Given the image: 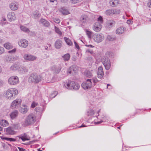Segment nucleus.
I'll return each instance as SVG.
<instances>
[{"label": "nucleus", "instance_id": "1", "mask_svg": "<svg viewBox=\"0 0 151 151\" xmlns=\"http://www.w3.org/2000/svg\"><path fill=\"white\" fill-rule=\"evenodd\" d=\"M36 121V116L34 114H31L27 116L24 121L22 122V125L23 127L32 125Z\"/></svg>", "mask_w": 151, "mask_h": 151}, {"label": "nucleus", "instance_id": "2", "mask_svg": "<svg viewBox=\"0 0 151 151\" xmlns=\"http://www.w3.org/2000/svg\"><path fill=\"white\" fill-rule=\"evenodd\" d=\"M64 86L67 89L74 90H77L80 88V86L78 83L70 80H68L65 83Z\"/></svg>", "mask_w": 151, "mask_h": 151}, {"label": "nucleus", "instance_id": "3", "mask_svg": "<svg viewBox=\"0 0 151 151\" xmlns=\"http://www.w3.org/2000/svg\"><path fill=\"white\" fill-rule=\"evenodd\" d=\"M18 94V90L15 88H11L8 90L6 92V97L7 99L11 100L14 99Z\"/></svg>", "mask_w": 151, "mask_h": 151}, {"label": "nucleus", "instance_id": "4", "mask_svg": "<svg viewBox=\"0 0 151 151\" xmlns=\"http://www.w3.org/2000/svg\"><path fill=\"white\" fill-rule=\"evenodd\" d=\"M42 79V77L40 75H38L35 73H32L31 74L29 79V81L32 82L37 83Z\"/></svg>", "mask_w": 151, "mask_h": 151}, {"label": "nucleus", "instance_id": "5", "mask_svg": "<svg viewBox=\"0 0 151 151\" xmlns=\"http://www.w3.org/2000/svg\"><path fill=\"white\" fill-rule=\"evenodd\" d=\"M93 86L92 80L88 79L86 81L83 83L81 84L82 87L85 90L90 89Z\"/></svg>", "mask_w": 151, "mask_h": 151}, {"label": "nucleus", "instance_id": "6", "mask_svg": "<svg viewBox=\"0 0 151 151\" xmlns=\"http://www.w3.org/2000/svg\"><path fill=\"white\" fill-rule=\"evenodd\" d=\"M19 82L18 77L17 76H13L10 77L8 80V83L11 85H16Z\"/></svg>", "mask_w": 151, "mask_h": 151}, {"label": "nucleus", "instance_id": "7", "mask_svg": "<svg viewBox=\"0 0 151 151\" xmlns=\"http://www.w3.org/2000/svg\"><path fill=\"white\" fill-rule=\"evenodd\" d=\"M103 64L105 69L109 70L111 67V62L109 59L107 57H105L103 59Z\"/></svg>", "mask_w": 151, "mask_h": 151}, {"label": "nucleus", "instance_id": "8", "mask_svg": "<svg viewBox=\"0 0 151 151\" xmlns=\"http://www.w3.org/2000/svg\"><path fill=\"white\" fill-rule=\"evenodd\" d=\"M93 38L95 42H101L104 38V37L102 34H96L93 36Z\"/></svg>", "mask_w": 151, "mask_h": 151}, {"label": "nucleus", "instance_id": "9", "mask_svg": "<svg viewBox=\"0 0 151 151\" xmlns=\"http://www.w3.org/2000/svg\"><path fill=\"white\" fill-rule=\"evenodd\" d=\"M18 44L21 47L26 48L28 46V42L26 39H22L18 41Z\"/></svg>", "mask_w": 151, "mask_h": 151}, {"label": "nucleus", "instance_id": "10", "mask_svg": "<svg viewBox=\"0 0 151 151\" xmlns=\"http://www.w3.org/2000/svg\"><path fill=\"white\" fill-rule=\"evenodd\" d=\"M24 58L26 60L32 61L35 60L37 57L31 55L25 54L24 55Z\"/></svg>", "mask_w": 151, "mask_h": 151}, {"label": "nucleus", "instance_id": "11", "mask_svg": "<svg viewBox=\"0 0 151 151\" xmlns=\"http://www.w3.org/2000/svg\"><path fill=\"white\" fill-rule=\"evenodd\" d=\"M22 102V100L20 99H17L14 100L11 103V106L12 108H16L20 105Z\"/></svg>", "mask_w": 151, "mask_h": 151}, {"label": "nucleus", "instance_id": "12", "mask_svg": "<svg viewBox=\"0 0 151 151\" xmlns=\"http://www.w3.org/2000/svg\"><path fill=\"white\" fill-rule=\"evenodd\" d=\"M19 7V4L18 3L15 1L12 2L9 5V7L10 9L13 11L17 10Z\"/></svg>", "mask_w": 151, "mask_h": 151}, {"label": "nucleus", "instance_id": "13", "mask_svg": "<svg viewBox=\"0 0 151 151\" xmlns=\"http://www.w3.org/2000/svg\"><path fill=\"white\" fill-rule=\"evenodd\" d=\"M120 13V11L115 9H111L106 10V13L107 15H110L115 14H119Z\"/></svg>", "mask_w": 151, "mask_h": 151}, {"label": "nucleus", "instance_id": "14", "mask_svg": "<svg viewBox=\"0 0 151 151\" xmlns=\"http://www.w3.org/2000/svg\"><path fill=\"white\" fill-rule=\"evenodd\" d=\"M102 27V25L100 22H96L95 23L93 29L95 31L98 32L100 31Z\"/></svg>", "mask_w": 151, "mask_h": 151}, {"label": "nucleus", "instance_id": "15", "mask_svg": "<svg viewBox=\"0 0 151 151\" xmlns=\"http://www.w3.org/2000/svg\"><path fill=\"white\" fill-rule=\"evenodd\" d=\"M7 17L9 20L10 22L14 21L16 19V17L14 12H10L7 14Z\"/></svg>", "mask_w": 151, "mask_h": 151}, {"label": "nucleus", "instance_id": "16", "mask_svg": "<svg viewBox=\"0 0 151 151\" xmlns=\"http://www.w3.org/2000/svg\"><path fill=\"white\" fill-rule=\"evenodd\" d=\"M61 69V66L60 65L58 66L53 65L51 68L52 70L55 74L58 73L60 72Z\"/></svg>", "mask_w": 151, "mask_h": 151}, {"label": "nucleus", "instance_id": "17", "mask_svg": "<svg viewBox=\"0 0 151 151\" xmlns=\"http://www.w3.org/2000/svg\"><path fill=\"white\" fill-rule=\"evenodd\" d=\"M104 75L103 70L102 67L100 66L98 68L97 72V76L99 78H101L103 77Z\"/></svg>", "mask_w": 151, "mask_h": 151}, {"label": "nucleus", "instance_id": "18", "mask_svg": "<svg viewBox=\"0 0 151 151\" xmlns=\"http://www.w3.org/2000/svg\"><path fill=\"white\" fill-rule=\"evenodd\" d=\"M19 65L16 63H14L10 66L9 69L10 71H15L17 70H19Z\"/></svg>", "mask_w": 151, "mask_h": 151}, {"label": "nucleus", "instance_id": "19", "mask_svg": "<svg viewBox=\"0 0 151 151\" xmlns=\"http://www.w3.org/2000/svg\"><path fill=\"white\" fill-rule=\"evenodd\" d=\"M14 129L11 126L7 128L6 130V134L9 135H13L15 134L16 132Z\"/></svg>", "mask_w": 151, "mask_h": 151}, {"label": "nucleus", "instance_id": "20", "mask_svg": "<svg viewBox=\"0 0 151 151\" xmlns=\"http://www.w3.org/2000/svg\"><path fill=\"white\" fill-rule=\"evenodd\" d=\"M19 137V139H21L23 141L30 139L29 137L25 133L21 134Z\"/></svg>", "mask_w": 151, "mask_h": 151}, {"label": "nucleus", "instance_id": "21", "mask_svg": "<svg viewBox=\"0 0 151 151\" xmlns=\"http://www.w3.org/2000/svg\"><path fill=\"white\" fill-rule=\"evenodd\" d=\"M18 114V111L17 110H15L12 112L10 114V116L12 119H14Z\"/></svg>", "mask_w": 151, "mask_h": 151}, {"label": "nucleus", "instance_id": "22", "mask_svg": "<svg viewBox=\"0 0 151 151\" xmlns=\"http://www.w3.org/2000/svg\"><path fill=\"white\" fill-rule=\"evenodd\" d=\"M28 110V109L27 106L26 105H24L21 108L19 109V111L21 113L23 114H25L27 112Z\"/></svg>", "mask_w": 151, "mask_h": 151}, {"label": "nucleus", "instance_id": "23", "mask_svg": "<svg viewBox=\"0 0 151 151\" xmlns=\"http://www.w3.org/2000/svg\"><path fill=\"white\" fill-rule=\"evenodd\" d=\"M55 47L58 49H60L61 48L62 45V42L60 40H57L55 43Z\"/></svg>", "mask_w": 151, "mask_h": 151}, {"label": "nucleus", "instance_id": "24", "mask_svg": "<svg viewBox=\"0 0 151 151\" xmlns=\"http://www.w3.org/2000/svg\"><path fill=\"white\" fill-rule=\"evenodd\" d=\"M11 127L14 129L19 130L21 129L20 124L19 123L13 124L12 125Z\"/></svg>", "mask_w": 151, "mask_h": 151}, {"label": "nucleus", "instance_id": "25", "mask_svg": "<svg viewBox=\"0 0 151 151\" xmlns=\"http://www.w3.org/2000/svg\"><path fill=\"white\" fill-rule=\"evenodd\" d=\"M40 14L37 11H35L32 14V17L35 19H37L40 17Z\"/></svg>", "mask_w": 151, "mask_h": 151}, {"label": "nucleus", "instance_id": "26", "mask_svg": "<svg viewBox=\"0 0 151 151\" xmlns=\"http://www.w3.org/2000/svg\"><path fill=\"white\" fill-rule=\"evenodd\" d=\"M125 29L123 27H120L118 28L116 30V33L118 34H121L124 32Z\"/></svg>", "mask_w": 151, "mask_h": 151}, {"label": "nucleus", "instance_id": "27", "mask_svg": "<svg viewBox=\"0 0 151 151\" xmlns=\"http://www.w3.org/2000/svg\"><path fill=\"white\" fill-rule=\"evenodd\" d=\"M40 22L45 27H48L50 26V23L46 20L44 19H40Z\"/></svg>", "mask_w": 151, "mask_h": 151}, {"label": "nucleus", "instance_id": "28", "mask_svg": "<svg viewBox=\"0 0 151 151\" xmlns=\"http://www.w3.org/2000/svg\"><path fill=\"white\" fill-rule=\"evenodd\" d=\"M88 17L87 15L83 14L81 16L80 20L82 23H85L88 20Z\"/></svg>", "mask_w": 151, "mask_h": 151}, {"label": "nucleus", "instance_id": "29", "mask_svg": "<svg viewBox=\"0 0 151 151\" xmlns=\"http://www.w3.org/2000/svg\"><path fill=\"white\" fill-rule=\"evenodd\" d=\"M60 11L63 15H67L69 14L68 10L64 7L61 8L60 9Z\"/></svg>", "mask_w": 151, "mask_h": 151}, {"label": "nucleus", "instance_id": "30", "mask_svg": "<svg viewBox=\"0 0 151 151\" xmlns=\"http://www.w3.org/2000/svg\"><path fill=\"white\" fill-rule=\"evenodd\" d=\"M19 72L22 74H24L28 71V69L25 66H22L19 69Z\"/></svg>", "mask_w": 151, "mask_h": 151}, {"label": "nucleus", "instance_id": "31", "mask_svg": "<svg viewBox=\"0 0 151 151\" xmlns=\"http://www.w3.org/2000/svg\"><path fill=\"white\" fill-rule=\"evenodd\" d=\"M119 2V0H111L110 1L109 4L111 6L114 7L118 4Z\"/></svg>", "mask_w": 151, "mask_h": 151}, {"label": "nucleus", "instance_id": "32", "mask_svg": "<svg viewBox=\"0 0 151 151\" xmlns=\"http://www.w3.org/2000/svg\"><path fill=\"white\" fill-rule=\"evenodd\" d=\"M107 24L109 27H111L115 25V22L113 20H109L107 21Z\"/></svg>", "mask_w": 151, "mask_h": 151}, {"label": "nucleus", "instance_id": "33", "mask_svg": "<svg viewBox=\"0 0 151 151\" xmlns=\"http://www.w3.org/2000/svg\"><path fill=\"white\" fill-rule=\"evenodd\" d=\"M4 46L6 49L8 50L12 49L13 47L12 45L9 42H7L4 44Z\"/></svg>", "mask_w": 151, "mask_h": 151}, {"label": "nucleus", "instance_id": "34", "mask_svg": "<svg viewBox=\"0 0 151 151\" xmlns=\"http://www.w3.org/2000/svg\"><path fill=\"white\" fill-rule=\"evenodd\" d=\"M62 58L65 61H67L70 59V56L69 53H66L62 56Z\"/></svg>", "mask_w": 151, "mask_h": 151}, {"label": "nucleus", "instance_id": "35", "mask_svg": "<svg viewBox=\"0 0 151 151\" xmlns=\"http://www.w3.org/2000/svg\"><path fill=\"white\" fill-rule=\"evenodd\" d=\"M20 29L22 31L26 33H29L30 32L29 29L21 25L20 26Z\"/></svg>", "mask_w": 151, "mask_h": 151}, {"label": "nucleus", "instance_id": "36", "mask_svg": "<svg viewBox=\"0 0 151 151\" xmlns=\"http://www.w3.org/2000/svg\"><path fill=\"white\" fill-rule=\"evenodd\" d=\"M75 67V65H72L67 70V73L71 74L73 73V72H75V70L74 69V68Z\"/></svg>", "mask_w": 151, "mask_h": 151}, {"label": "nucleus", "instance_id": "37", "mask_svg": "<svg viewBox=\"0 0 151 151\" xmlns=\"http://www.w3.org/2000/svg\"><path fill=\"white\" fill-rule=\"evenodd\" d=\"M0 124L1 125L4 127L7 126L9 124L8 122L5 120H2L0 121Z\"/></svg>", "mask_w": 151, "mask_h": 151}, {"label": "nucleus", "instance_id": "38", "mask_svg": "<svg viewBox=\"0 0 151 151\" xmlns=\"http://www.w3.org/2000/svg\"><path fill=\"white\" fill-rule=\"evenodd\" d=\"M64 39L67 44L69 46H71L73 45V43L69 38L66 37H64Z\"/></svg>", "mask_w": 151, "mask_h": 151}, {"label": "nucleus", "instance_id": "39", "mask_svg": "<svg viewBox=\"0 0 151 151\" xmlns=\"http://www.w3.org/2000/svg\"><path fill=\"white\" fill-rule=\"evenodd\" d=\"M85 76L88 77H91L92 76L91 72L89 70H86L85 72Z\"/></svg>", "mask_w": 151, "mask_h": 151}, {"label": "nucleus", "instance_id": "40", "mask_svg": "<svg viewBox=\"0 0 151 151\" xmlns=\"http://www.w3.org/2000/svg\"><path fill=\"white\" fill-rule=\"evenodd\" d=\"M1 138L2 139H5L7 141H9L11 142H14L16 141V139L13 138L1 137Z\"/></svg>", "mask_w": 151, "mask_h": 151}, {"label": "nucleus", "instance_id": "41", "mask_svg": "<svg viewBox=\"0 0 151 151\" xmlns=\"http://www.w3.org/2000/svg\"><path fill=\"white\" fill-rule=\"evenodd\" d=\"M94 111L92 110H90L88 111L87 113V115L89 116H91L94 115Z\"/></svg>", "mask_w": 151, "mask_h": 151}, {"label": "nucleus", "instance_id": "42", "mask_svg": "<svg viewBox=\"0 0 151 151\" xmlns=\"http://www.w3.org/2000/svg\"><path fill=\"white\" fill-rule=\"evenodd\" d=\"M86 32L88 38L89 39H91V35H92V32L91 31L88 30L87 29L86 30Z\"/></svg>", "mask_w": 151, "mask_h": 151}, {"label": "nucleus", "instance_id": "43", "mask_svg": "<svg viewBox=\"0 0 151 151\" xmlns=\"http://www.w3.org/2000/svg\"><path fill=\"white\" fill-rule=\"evenodd\" d=\"M43 108L42 106H41V107H37L35 108V110L37 112H41L43 111Z\"/></svg>", "mask_w": 151, "mask_h": 151}, {"label": "nucleus", "instance_id": "44", "mask_svg": "<svg viewBox=\"0 0 151 151\" xmlns=\"http://www.w3.org/2000/svg\"><path fill=\"white\" fill-rule=\"evenodd\" d=\"M55 32L60 35H61L62 34V32L60 31L58 28L56 27H55Z\"/></svg>", "mask_w": 151, "mask_h": 151}, {"label": "nucleus", "instance_id": "45", "mask_svg": "<svg viewBox=\"0 0 151 151\" xmlns=\"http://www.w3.org/2000/svg\"><path fill=\"white\" fill-rule=\"evenodd\" d=\"M105 55L106 56L112 57L113 55V53L111 51H108L106 52Z\"/></svg>", "mask_w": 151, "mask_h": 151}, {"label": "nucleus", "instance_id": "46", "mask_svg": "<svg viewBox=\"0 0 151 151\" xmlns=\"http://www.w3.org/2000/svg\"><path fill=\"white\" fill-rule=\"evenodd\" d=\"M38 105V103L35 102H33L31 104V106L32 108H34L35 106H37Z\"/></svg>", "mask_w": 151, "mask_h": 151}, {"label": "nucleus", "instance_id": "47", "mask_svg": "<svg viewBox=\"0 0 151 151\" xmlns=\"http://www.w3.org/2000/svg\"><path fill=\"white\" fill-rule=\"evenodd\" d=\"M107 39L109 41H112L114 40L115 38L111 36L110 35H108L107 36Z\"/></svg>", "mask_w": 151, "mask_h": 151}, {"label": "nucleus", "instance_id": "48", "mask_svg": "<svg viewBox=\"0 0 151 151\" xmlns=\"http://www.w3.org/2000/svg\"><path fill=\"white\" fill-rule=\"evenodd\" d=\"M57 92L56 91L54 92L53 93H52L50 95V97L52 98H54L57 94Z\"/></svg>", "mask_w": 151, "mask_h": 151}, {"label": "nucleus", "instance_id": "49", "mask_svg": "<svg viewBox=\"0 0 151 151\" xmlns=\"http://www.w3.org/2000/svg\"><path fill=\"white\" fill-rule=\"evenodd\" d=\"M70 2L72 4H76L79 2V0H70Z\"/></svg>", "mask_w": 151, "mask_h": 151}, {"label": "nucleus", "instance_id": "50", "mask_svg": "<svg viewBox=\"0 0 151 151\" xmlns=\"http://www.w3.org/2000/svg\"><path fill=\"white\" fill-rule=\"evenodd\" d=\"M86 52L89 53L91 54H93V50L89 49H88L86 50Z\"/></svg>", "mask_w": 151, "mask_h": 151}, {"label": "nucleus", "instance_id": "51", "mask_svg": "<svg viewBox=\"0 0 151 151\" xmlns=\"http://www.w3.org/2000/svg\"><path fill=\"white\" fill-rule=\"evenodd\" d=\"M102 17L101 16H99L98 18V22H100L101 24L102 22Z\"/></svg>", "mask_w": 151, "mask_h": 151}, {"label": "nucleus", "instance_id": "52", "mask_svg": "<svg viewBox=\"0 0 151 151\" xmlns=\"http://www.w3.org/2000/svg\"><path fill=\"white\" fill-rule=\"evenodd\" d=\"M4 52V49L2 47L0 46V55L2 54Z\"/></svg>", "mask_w": 151, "mask_h": 151}, {"label": "nucleus", "instance_id": "53", "mask_svg": "<svg viewBox=\"0 0 151 151\" xmlns=\"http://www.w3.org/2000/svg\"><path fill=\"white\" fill-rule=\"evenodd\" d=\"M92 81L93 82V85L95 86L96 83L98 81L96 78H93Z\"/></svg>", "mask_w": 151, "mask_h": 151}, {"label": "nucleus", "instance_id": "54", "mask_svg": "<svg viewBox=\"0 0 151 151\" xmlns=\"http://www.w3.org/2000/svg\"><path fill=\"white\" fill-rule=\"evenodd\" d=\"M16 50V49L15 48H14L11 50L9 51H8V52L9 53H14L15 52Z\"/></svg>", "mask_w": 151, "mask_h": 151}, {"label": "nucleus", "instance_id": "55", "mask_svg": "<svg viewBox=\"0 0 151 151\" xmlns=\"http://www.w3.org/2000/svg\"><path fill=\"white\" fill-rule=\"evenodd\" d=\"M54 22L57 23H59L60 22V20L59 19L56 18L54 19Z\"/></svg>", "mask_w": 151, "mask_h": 151}, {"label": "nucleus", "instance_id": "56", "mask_svg": "<svg viewBox=\"0 0 151 151\" xmlns=\"http://www.w3.org/2000/svg\"><path fill=\"white\" fill-rule=\"evenodd\" d=\"M74 44L76 48H77V49H79V47L77 43L75 41L74 42Z\"/></svg>", "mask_w": 151, "mask_h": 151}, {"label": "nucleus", "instance_id": "57", "mask_svg": "<svg viewBox=\"0 0 151 151\" xmlns=\"http://www.w3.org/2000/svg\"><path fill=\"white\" fill-rule=\"evenodd\" d=\"M127 23L128 24H132L133 23V21L132 20H128L127 21Z\"/></svg>", "mask_w": 151, "mask_h": 151}, {"label": "nucleus", "instance_id": "58", "mask_svg": "<svg viewBox=\"0 0 151 151\" xmlns=\"http://www.w3.org/2000/svg\"><path fill=\"white\" fill-rule=\"evenodd\" d=\"M147 6L149 7H151V0L149 1L147 3Z\"/></svg>", "mask_w": 151, "mask_h": 151}, {"label": "nucleus", "instance_id": "59", "mask_svg": "<svg viewBox=\"0 0 151 151\" xmlns=\"http://www.w3.org/2000/svg\"><path fill=\"white\" fill-rule=\"evenodd\" d=\"M68 0H60L61 2L63 4H65L66 3Z\"/></svg>", "mask_w": 151, "mask_h": 151}, {"label": "nucleus", "instance_id": "60", "mask_svg": "<svg viewBox=\"0 0 151 151\" xmlns=\"http://www.w3.org/2000/svg\"><path fill=\"white\" fill-rule=\"evenodd\" d=\"M19 151H25V150L21 147H18Z\"/></svg>", "mask_w": 151, "mask_h": 151}, {"label": "nucleus", "instance_id": "61", "mask_svg": "<svg viewBox=\"0 0 151 151\" xmlns=\"http://www.w3.org/2000/svg\"><path fill=\"white\" fill-rule=\"evenodd\" d=\"M3 83V81L0 79V86H2Z\"/></svg>", "mask_w": 151, "mask_h": 151}, {"label": "nucleus", "instance_id": "62", "mask_svg": "<svg viewBox=\"0 0 151 151\" xmlns=\"http://www.w3.org/2000/svg\"><path fill=\"white\" fill-rule=\"evenodd\" d=\"M86 46L88 47H91V48H93L94 47V46H93L92 45H86Z\"/></svg>", "mask_w": 151, "mask_h": 151}, {"label": "nucleus", "instance_id": "63", "mask_svg": "<svg viewBox=\"0 0 151 151\" xmlns=\"http://www.w3.org/2000/svg\"><path fill=\"white\" fill-rule=\"evenodd\" d=\"M8 58L10 59V60L9 59V61L10 60H11L14 59V57L13 56H10Z\"/></svg>", "mask_w": 151, "mask_h": 151}, {"label": "nucleus", "instance_id": "64", "mask_svg": "<svg viewBox=\"0 0 151 151\" xmlns=\"http://www.w3.org/2000/svg\"><path fill=\"white\" fill-rule=\"evenodd\" d=\"M103 122V121L101 120L100 121L98 122H96V124H100L102 123Z\"/></svg>", "mask_w": 151, "mask_h": 151}]
</instances>
